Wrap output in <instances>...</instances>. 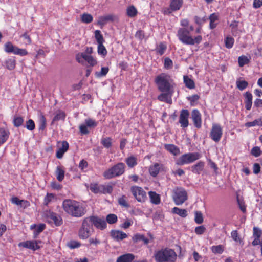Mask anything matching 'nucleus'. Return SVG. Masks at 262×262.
<instances>
[{
    "mask_svg": "<svg viewBox=\"0 0 262 262\" xmlns=\"http://www.w3.org/2000/svg\"><path fill=\"white\" fill-rule=\"evenodd\" d=\"M62 208L66 213L73 217H80L86 213L85 208L80 202L74 200H63Z\"/></svg>",
    "mask_w": 262,
    "mask_h": 262,
    "instance_id": "1",
    "label": "nucleus"
},
{
    "mask_svg": "<svg viewBox=\"0 0 262 262\" xmlns=\"http://www.w3.org/2000/svg\"><path fill=\"white\" fill-rule=\"evenodd\" d=\"M155 82L160 92L174 93L175 83L169 75L162 73L156 77Z\"/></svg>",
    "mask_w": 262,
    "mask_h": 262,
    "instance_id": "2",
    "label": "nucleus"
},
{
    "mask_svg": "<svg viewBox=\"0 0 262 262\" xmlns=\"http://www.w3.org/2000/svg\"><path fill=\"white\" fill-rule=\"evenodd\" d=\"M177 37L182 43L187 45H198L202 40L201 35H198L193 38L190 35V31L187 28H180L177 32Z\"/></svg>",
    "mask_w": 262,
    "mask_h": 262,
    "instance_id": "3",
    "label": "nucleus"
},
{
    "mask_svg": "<svg viewBox=\"0 0 262 262\" xmlns=\"http://www.w3.org/2000/svg\"><path fill=\"white\" fill-rule=\"evenodd\" d=\"M155 258L157 262H174L177 254L173 250L165 248L157 252Z\"/></svg>",
    "mask_w": 262,
    "mask_h": 262,
    "instance_id": "4",
    "label": "nucleus"
},
{
    "mask_svg": "<svg viewBox=\"0 0 262 262\" xmlns=\"http://www.w3.org/2000/svg\"><path fill=\"white\" fill-rule=\"evenodd\" d=\"M95 230L88 217L84 218L81 225L78 230V235L80 239H88L94 232Z\"/></svg>",
    "mask_w": 262,
    "mask_h": 262,
    "instance_id": "5",
    "label": "nucleus"
},
{
    "mask_svg": "<svg viewBox=\"0 0 262 262\" xmlns=\"http://www.w3.org/2000/svg\"><path fill=\"white\" fill-rule=\"evenodd\" d=\"M125 171V165L123 163H118L103 172V176L106 179L122 175Z\"/></svg>",
    "mask_w": 262,
    "mask_h": 262,
    "instance_id": "6",
    "label": "nucleus"
},
{
    "mask_svg": "<svg viewBox=\"0 0 262 262\" xmlns=\"http://www.w3.org/2000/svg\"><path fill=\"white\" fill-rule=\"evenodd\" d=\"M42 216L46 220L47 223H53L56 226H60L63 224L62 217L50 209L44 210L42 212Z\"/></svg>",
    "mask_w": 262,
    "mask_h": 262,
    "instance_id": "7",
    "label": "nucleus"
},
{
    "mask_svg": "<svg viewBox=\"0 0 262 262\" xmlns=\"http://www.w3.org/2000/svg\"><path fill=\"white\" fill-rule=\"evenodd\" d=\"M201 157V154L197 152L185 154L177 160L176 164L177 165H184L191 163L199 159Z\"/></svg>",
    "mask_w": 262,
    "mask_h": 262,
    "instance_id": "8",
    "label": "nucleus"
},
{
    "mask_svg": "<svg viewBox=\"0 0 262 262\" xmlns=\"http://www.w3.org/2000/svg\"><path fill=\"white\" fill-rule=\"evenodd\" d=\"M173 200L177 205H181L188 199V194L183 187H177L173 190Z\"/></svg>",
    "mask_w": 262,
    "mask_h": 262,
    "instance_id": "9",
    "label": "nucleus"
},
{
    "mask_svg": "<svg viewBox=\"0 0 262 262\" xmlns=\"http://www.w3.org/2000/svg\"><path fill=\"white\" fill-rule=\"evenodd\" d=\"M4 51L7 53H13L24 56L28 55V52L25 49H20L18 47L13 45L10 41L6 42L4 45Z\"/></svg>",
    "mask_w": 262,
    "mask_h": 262,
    "instance_id": "10",
    "label": "nucleus"
},
{
    "mask_svg": "<svg viewBox=\"0 0 262 262\" xmlns=\"http://www.w3.org/2000/svg\"><path fill=\"white\" fill-rule=\"evenodd\" d=\"M183 5V0H170L169 7L165 8L163 13L165 15H169L172 12H176L181 9Z\"/></svg>",
    "mask_w": 262,
    "mask_h": 262,
    "instance_id": "11",
    "label": "nucleus"
},
{
    "mask_svg": "<svg viewBox=\"0 0 262 262\" xmlns=\"http://www.w3.org/2000/svg\"><path fill=\"white\" fill-rule=\"evenodd\" d=\"M92 225L97 229L103 230L106 228L107 224L104 218H101L96 215L88 216Z\"/></svg>",
    "mask_w": 262,
    "mask_h": 262,
    "instance_id": "12",
    "label": "nucleus"
},
{
    "mask_svg": "<svg viewBox=\"0 0 262 262\" xmlns=\"http://www.w3.org/2000/svg\"><path fill=\"white\" fill-rule=\"evenodd\" d=\"M223 135V129L221 126L219 124H213L212 125L210 133V137L215 142H219Z\"/></svg>",
    "mask_w": 262,
    "mask_h": 262,
    "instance_id": "13",
    "label": "nucleus"
},
{
    "mask_svg": "<svg viewBox=\"0 0 262 262\" xmlns=\"http://www.w3.org/2000/svg\"><path fill=\"white\" fill-rule=\"evenodd\" d=\"M84 59L91 67H94L97 64V60L92 55H86V53H78L76 55V61L81 64H83Z\"/></svg>",
    "mask_w": 262,
    "mask_h": 262,
    "instance_id": "14",
    "label": "nucleus"
},
{
    "mask_svg": "<svg viewBox=\"0 0 262 262\" xmlns=\"http://www.w3.org/2000/svg\"><path fill=\"white\" fill-rule=\"evenodd\" d=\"M41 243V241L40 240L26 241L19 243L18 246L19 247H23L35 251L40 248L39 244Z\"/></svg>",
    "mask_w": 262,
    "mask_h": 262,
    "instance_id": "15",
    "label": "nucleus"
},
{
    "mask_svg": "<svg viewBox=\"0 0 262 262\" xmlns=\"http://www.w3.org/2000/svg\"><path fill=\"white\" fill-rule=\"evenodd\" d=\"M189 115V112L188 110L182 109L181 110L179 123L182 128H185L188 126Z\"/></svg>",
    "mask_w": 262,
    "mask_h": 262,
    "instance_id": "16",
    "label": "nucleus"
},
{
    "mask_svg": "<svg viewBox=\"0 0 262 262\" xmlns=\"http://www.w3.org/2000/svg\"><path fill=\"white\" fill-rule=\"evenodd\" d=\"M131 191L138 202H144L146 198V192L141 187L138 186H133L131 188Z\"/></svg>",
    "mask_w": 262,
    "mask_h": 262,
    "instance_id": "17",
    "label": "nucleus"
},
{
    "mask_svg": "<svg viewBox=\"0 0 262 262\" xmlns=\"http://www.w3.org/2000/svg\"><path fill=\"white\" fill-rule=\"evenodd\" d=\"M191 118L195 127L198 129L202 127V115L198 109H193L191 113Z\"/></svg>",
    "mask_w": 262,
    "mask_h": 262,
    "instance_id": "18",
    "label": "nucleus"
},
{
    "mask_svg": "<svg viewBox=\"0 0 262 262\" xmlns=\"http://www.w3.org/2000/svg\"><path fill=\"white\" fill-rule=\"evenodd\" d=\"M253 236L254 239L252 242V245L255 246L260 244L262 242V231L256 227L253 228Z\"/></svg>",
    "mask_w": 262,
    "mask_h": 262,
    "instance_id": "19",
    "label": "nucleus"
},
{
    "mask_svg": "<svg viewBox=\"0 0 262 262\" xmlns=\"http://www.w3.org/2000/svg\"><path fill=\"white\" fill-rule=\"evenodd\" d=\"M115 18V16L113 14H108L105 16H99L98 18L97 25L102 28L108 21H114Z\"/></svg>",
    "mask_w": 262,
    "mask_h": 262,
    "instance_id": "20",
    "label": "nucleus"
},
{
    "mask_svg": "<svg viewBox=\"0 0 262 262\" xmlns=\"http://www.w3.org/2000/svg\"><path fill=\"white\" fill-rule=\"evenodd\" d=\"M245 107L246 110L249 111L251 109L252 105L253 96L249 92H246L244 94Z\"/></svg>",
    "mask_w": 262,
    "mask_h": 262,
    "instance_id": "21",
    "label": "nucleus"
},
{
    "mask_svg": "<svg viewBox=\"0 0 262 262\" xmlns=\"http://www.w3.org/2000/svg\"><path fill=\"white\" fill-rule=\"evenodd\" d=\"M69 143L66 141H63L61 144V147H59L56 153V156L58 159H61L63 156V154L69 149Z\"/></svg>",
    "mask_w": 262,
    "mask_h": 262,
    "instance_id": "22",
    "label": "nucleus"
},
{
    "mask_svg": "<svg viewBox=\"0 0 262 262\" xmlns=\"http://www.w3.org/2000/svg\"><path fill=\"white\" fill-rule=\"evenodd\" d=\"M173 93L170 92H162L158 96V99L162 102H165L169 104L172 103L171 97Z\"/></svg>",
    "mask_w": 262,
    "mask_h": 262,
    "instance_id": "23",
    "label": "nucleus"
},
{
    "mask_svg": "<svg viewBox=\"0 0 262 262\" xmlns=\"http://www.w3.org/2000/svg\"><path fill=\"white\" fill-rule=\"evenodd\" d=\"M10 135V133L8 129L0 128V146L8 140Z\"/></svg>",
    "mask_w": 262,
    "mask_h": 262,
    "instance_id": "24",
    "label": "nucleus"
},
{
    "mask_svg": "<svg viewBox=\"0 0 262 262\" xmlns=\"http://www.w3.org/2000/svg\"><path fill=\"white\" fill-rule=\"evenodd\" d=\"M135 256L132 253H125L119 256L116 262H133Z\"/></svg>",
    "mask_w": 262,
    "mask_h": 262,
    "instance_id": "25",
    "label": "nucleus"
},
{
    "mask_svg": "<svg viewBox=\"0 0 262 262\" xmlns=\"http://www.w3.org/2000/svg\"><path fill=\"white\" fill-rule=\"evenodd\" d=\"M204 166L205 163L203 161H200L191 167V170L193 173L200 174L204 170Z\"/></svg>",
    "mask_w": 262,
    "mask_h": 262,
    "instance_id": "26",
    "label": "nucleus"
},
{
    "mask_svg": "<svg viewBox=\"0 0 262 262\" xmlns=\"http://www.w3.org/2000/svg\"><path fill=\"white\" fill-rule=\"evenodd\" d=\"M111 235L116 241H121L127 237L125 233L119 230H112Z\"/></svg>",
    "mask_w": 262,
    "mask_h": 262,
    "instance_id": "27",
    "label": "nucleus"
},
{
    "mask_svg": "<svg viewBox=\"0 0 262 262\" xmlns=\"http://www.w3.org/2000/svg\"><path fill=\"white\" fill-rule=\"evenodd\" d=\"M164 148L174 156H177L180 153L179 148L172 144H165Z\"/></svg>",
    "mask_w": 262,
    "mask_h": 262,
    "instance_id": "28",
    "label": "nucleus"
},
{
    "mask_svg": "<svg viewBox=\"0 0 262 262\" xmlns=\"http://www.w3.org/2000/svg\"><path fill=\"white\" fill-rule=\"evenodd\" d=\"M148 195L150 198V202L155 205H158L161 202L160 195L155 191H149Z\"/></svg>",
    "mask_w": 262,
    "mask_h": 262,
    "instance_id": "29",
    "label": "nucleus"
},
{
    "mask_svg": "<svg viewBox=\"0 0 262 262\" xmlns=\"http://www.w3.org/2000/svg\"><path fill=\"white\" fill-rule=\"evenodd\" d=\"M219 16L218 14L216 13H213L210 14L209 17L210 20L209 27L210 29H213L216 28L217 23H215V21L219 20Z\"/></svg>",
    "mask_w": 262,
    "mask_h": 262,
    "instance_id": "30",
    "label": "nucleus"
},
{
    "mask_svg": "<svg viewBox=\"0 0 262 262\" xmlns=\"http://www.w3.org/2000/svg\"><path fill=\"white\" fill-rule=\"evenodd\" d=\"M55 174L57 180L61 182L64 178L65 171L63 166H58L55 170Z\"/></svg>",
    "mask_w": 262,
    "mask_h": 262,
    "instance_id": "31",
    "label": "nucleus"
},
{
    "mask_svg": "<svg viewBox=\"0 0 262 262\" xmlns=\"http://www.w3.org/2000/svg\"><path fill=\"white\" fill-rule=\"evenodd\" d=\"M184 83L187 88L189 89H193L195 88V82L191 78H189L188 76L184 75L183 76Z\"/></svg>",
    "mask_w": 262,
    "mask_h": 262,
    "instance_id": "32",
    "label": "nucleus"
},
{
    "mask_svg": "<svg viewBox=\"0 0 262 262\" xmlns=\"http://www.w3.org/2000/svg\"><path fill=\"white\" fill-rule=\"evenodd\" d=\"M171 212L173 214H177L182 217H186L187 216V211L185 209H181L174 207L172 209Z\"/></svg>",
    "mask_w": 262,
    "mask_h": 262,
    "instance_id": "33",
    "label": "nucleus"
},
{
    "mask_svg": "<svg viewBox=\"0 0 262 262\" xmlns=\"http://www.w3.org/2000/svg\"><path fill=\"white\" fill-rule=\"evenodd\" d=\"M56 199L55 194L51 193H47L43 199V204L48 206L50 203L56 200Z\"/></svg>",
    "mask_w": 262,
    "mask_h": 262,
    "instance_id": "34",
    "label": "nucleus"
},
{
    "mask_svg": "<svg viewBox=\"0 0 262 262\" xmlns=\"http://www.w3.org/2000/svg\"><path fill=\"white\" fill-rule=\"evenodd\" d=\"M132 240L134 243L143 241L145 244H147V238L144 235L139 233L135 234L132 237Z\"/></svg>",
    "mask_w": 262,
    "mask_h": 262,
    "instance_id": "35",
    "label": "nucleus"
},
{
    "mask_svg": "<svg viewBox=\"0 0 262 262\" xmlns=\"http://www.w3.org/2000/svg\"><path fill=\"white\" fill-rule=\"evenodd\" d=\"M160 169V164L157 163L154 164V165L150 166L149 169L150 175L154 177H156L159 172Z\"/></svg>",
    "mask_w": 262,
    "mask_h": 262,
    "instance_id": "36",
    "label": "nucleus"
},
{
    "mask_svg": "<svg viewBox=\"0 0 262 262\" xmlns=\"http://www.w3.org/2000/svg\"><path fill=\"white\" fill-rule=\"evenodd\" d=\"M6 67L9 70H12L15 69L16 67V60L15 58H9L5 61Z\"/></svg>",
    "mask_w": 262,
    "mask_h": 262,
    "instance_id": "37",
    "label": "nucleus"
},
{
    "mask_svg": "<svg viewBox=\"0 0 262 262\" xmlns=\"http://www.w3.org/2000/svg\"><path fill=\"white\" fill-rule=\"evenodd\" d=\"M138 13V11L136 7L131 5L128 6L126 9V14L127 15L131 18L135 17Z\"/></svg>",
    "mask_w": 262,
    "mask_h": 262,
    "instance_id": "38",
    "label": "nucleus"
},
{
    "mask_svg": "<svg viewBox=\"0 0 262 262\" xmlns=\"http://www.w3.org/2000/svg\"><path fill=\"white\" fill-rule=\"evenodd\" d=\"M137 160L135 157L131 156L125 159V162L129 167L133 168L137 164Z\"/></svg>",
    "mask_w": 262,
    "mask_h": 262,
    "instance_id": "39",
    "label": "nucleus"
},
{
    "mask_svg": "<svg viewBox=\"0 0 262 262\" xmlns=\"http://www.w3.org/2000/svg\"><path fill=\"white\" fill-rule=\"evenodd\" d=\"M47 125V120L45 116L41 114L39 116V130H44L46 127Z\"/></svg>",
    "mask_w": 262,
    "mask_h": 262,
    "instance_id": "40",
    "label": "nucleus"
},
{
    "mask_svg": "<svg viewBox=\"0 0 262 262\" xmlns=\"http://www.w3.org/2000/svg\"><path fill=\"white\" fill-rule=\"evenodd\" d=\"M93 20V16L89 13H83L81 15V21L85 24H89Z\"/></svg>",
    "mask_w": 262,
    "mask_h": 262,
    "instance_id": "41",
    "label": "nucleus"
},
{
    "mask_svg": "<svg viewBox=\"0 0 262 262\" xmlns=\"http://www.w3.org/2000/svg\"><path fill=\"white\" fill-rule=\"evenodd\" d=\"M101 144L106 148H110L112 145V139L111 137L102 138Z\"/></svg>",
    "mask_w": 262,
    "mask_h": 262,
    "instance_id": "42",
    "label": "nucleus"
},
{
    "mask_svg": "<svg viewBox=\"0 0 262 262\" xmlns=\"http://www.w3.org/2000/svg\"><path fill=\"white\" fill-rule=\"evenodd\" d=\"M246 126L250 127L255 126L256 125L261 126H262V117L254 120L251 122H247L245 124Z\"/></svg>",
    "mask_w": 262,
    "mask_h": 262,
    "instance_id": "43",
    "label": "nucleus"
},
{
    "mask_svg": "<svg viewBox=\"0 0 262 262\" xmlns=\"http://www.w3.org/2000/svg\"><path fill=\"white\" fill-rule=\"evenodd\" d=\"M249 62L250 59L245 55L241 56L238 58V63L239 67H243Z\"/></svg>",
    "mask_w": 262,
    "mask_h": 262,
    "instance_id": "44",
    "label": "nucleus"
},
{
    "mask_svg": "<svg viewBox=\"0 0 262 262\" xmlns=\"http://www.w3.org/2000/svg\"><path fill=\"white\" fill-rule=\"evenodd\" d=\"M90 189L94 193H101V185L98 183H91L90 185Z\"/></svg>",
    "mask_w": 262,
    "mask_h": 262,
    "instance_id": "45",
    "label": "nucleus"
},
{
    "mask_svg": "<svg viewBox=\"0 0 262 262\" xmlns=\"http://www.w3.org/2000/svg\"><path fill=\"white\" fill-rule=\"evenodd\" d=\"M236 86L240 91H243L248 85V83L247 81L241 80L238 79L236 82Z\"/></svg>",
    "mask_w": 262,
    "mask_h": 262,
    "instance_id": "46",
    "label": "nucleus"
},
{
    "mask_svg": "<svg viewBox=\"0 0 262 262\" xmlns=\"http://www.w3.org/2000/svg\"><path fill=\"white\" fill-rule=\"evenodd\" d=\"M231 236L232 238L236 242L239 243L240 244L243 245L244 243L243 240L239 237L237 230H233L231 232Z\"/></svg>",
    "mask_w": 262,
    "mask_h": 262,
    "instance_id": "47",
    "label": "nucleus"
},
{
    "mask_svg": "<svg viewBox=\"0 0 262 262\" xmlns=\"http://www.w3.org/2000/svg\"><path fill=\"white\" fill-rule=\"evenodd\" d=\"M167 49V46L164 42H161L158 45V46L156 48V52L159 55H162L165 51H166Z\"/></svg>",
    "mask_w": 262,
    "mask_h": 262,
    "instance_id": "48",
    "label": "nucleus"
},
{
    "mask_svg": "<svg viewBox=\"0 0 262 262\" xmlns=\"http://www.w3.org/2000/svg\"><path fill=\"white\" fill-rule=\"evenodd\" d=\"M95 37L98 43V45L103 44L104 39L100 30H97L95 31Z\"/></svg>",
    "mask_w": 262,
    "mask_h": 262,
    "instance_id": "49",
    "label": "nucleus"
},
{
    "mask_svg": "<svg viewBox=\"0 0 262 262\" xmlns=\"http://www.w3.org/2000/svg\"><path fill=\"white\" fill-rule=\"evenodd\" d=\"M113 188L112 185H101V193L111 194L113 191Z\"/></svg>",
    "mask_w": 262,
    "mask_h": 262,
    "instance_id": "50",
    "label": "nucleus"
},
{
    "mask_svg": "<svg viewBox=\"0 0 262 262\" xmlns=\"http://www.w3.org/2000/svg\"><path fill=\"white\" fill-rule=\"evenodd\" d=\"M66 118V114L62 111H59L54 117L52 122H56L60 120H63Z\"/></svg>",
    "mask_w": 262,
    "mask_h": 262,
    "instance_id": "51",
    "label": "nucleus"
},
{
    "mask_svg": "<svg viewBox=\"0 0 262 262\" xmlns=\"http://www.w3.org/2000/svg\"><path fill=\"white\" fill-rule=\"evenodd\" d=\"M203 214L201 211H196L194 213V221L196 224H201L203 222Z\"/></svg>",
    "mask_w": 262,
    "mask_h": 262,
    "instance_id": "52",
    "label": "nucleus"
},
{
    "mask_svg": "<svg viewBox=\"0 0 262 262\" xmlns=\"http://www.w3.org/2000/svg\"><path fill=\"white\" fill-rule=\"evenodd\" d=\"M118 221L117 216L115 214H109L106 216V222L110 224H113L116 223Z\"/></svg>",
    "mask_w": 262,
    "mask_h": 262,
    "instance_id": "53",
    "label": "nucleus"
},
{
    "mask_svg": "<svg viewBox=\"0 0 262 262\" xmlns=\"http://www.w3.org/2000/svg\"><path fill=\"white\" fill-rule=\"evenodd\" d=\"M207 18L205 15L202 17L198 16H195L194 17V22L196 24L199 26H202V25L206 21Z\"/></svg>",
    "mask_w": 262,
    "mask_h": 262,
    "instance_id": "54",
    "label": "nucleus"
},
{
    "mask_svg": "<svg viewBox=\"0 0 262 262\" xmlns=\"http://www.w3.org/2000/svg\"><path fill=\"white\" fill-rule=\"evenodd\" d=\"M234 43V39L233 37L227 36L225 39V47L228 49L232 48Z\"/></svg>",
    "mask_w": 262,
    "mask_h": 262,
    "instance_id": "55",
    "label": "nucleus"
},
{
    "mask_svg": "<svg viewBox=\"0 0 262 262\" xmlns=\"http://www.w3.org/2000/svg\"><path fill=\"white\" fill-rule=\"evenodd\" d=\"M211 251L215 254H222L224 251V247L221 245L213 246L211 248Z\"/></svg>",
    "mask_w": 262,
    "mask_h": 262,
    "instance_id": "56",
    "label": "nucleus"
},
{
    "mask_svg": "<svg viewBox=\"0 0 262 262\" xmlns=\"http://www.w3.org/2000/svg\"><path fill=\"white\" fill-rule=\"evenodd\" d=\"M126 196L124 195L118 199V203L120 205L125 208L129 207V204L127 202Z\"/></svg>",
    "mask_w": 262,
    "mask_h": 262,
    "instance_id": "57",
    "label": "nucleus"
},
{
    "mask_svg": "<svg viewBox=\"0 0 262 262\" xmlns=\"http://www.w3.org/2000/svg\"><path fill=\"white\" fill-rule=\"evenodd\" d=\"M97 52L98 54L105 57L107 53V51L103 44L98 45Z\"/></svg>",
    "mask_w": 262,
    "mask_h": 262,
    "instance_id": "58",
    "label": "nucleus"
},
{
    "mask_svg": "<svg viewBox=\"0 0 262 262\" xmlns=\"http://www.w3.org/2000/svg\"><path fill=\"white\" fill-rule=\"evenodd\" d=\"M85 124L90 128H95L97 126L98 123L92 119L88 118L85 120Z\"/></svg>",
    "mask_w": 262,
    "mask_h": 262,
    "instance_id": "59",
    "label": "nucleus"
},
{
    "mask_svg": "<svg viewBox=\"0 0 262 262\" xmlns=\"http://www.w3.org/2000/svg\"><path fill=\"white\" fill-rule=\"evenodd\" d=\"M109 69L108 67H102L100 72H96L95 75L97 77L105 76L108 72Z\"/></svg>",
    "mask_w": 262,
    "mask_h": 262,
    "instance_id": "60",
    "label": "nucleus"
},
{
    "mask_svg": "<svg viewBox=\"0 0 262 262\" xmlns=\"http://www.w3.org/2000/svg\"><path fill=\"white\" fill-rule=\"evenodd\" d=\"M24 122V119L21 117H15L13 119V123L14 126L18 127L20 126Z\"/></svg>",
    "mask_w": 262,
    "mask_h": 262,
    "instance_id": "61",
    "label": "nucleus"
},
{
    "mask_svg": "<svg viewBox=\"0 0 262 262\" xmlns=\"http://www.w3.org/2000/svg\"><path fill=\"white\" fill-rule=\"evenodd\" d=\"M26 128L30 131L33 130L35 128V124L32 119H29L26 123Z\"/></svg>",
    "mask_w": 262,
    "mask_h": 262,
    "instance_id": "62",
    "label": "nucleus"
},
{
    "mask_svg": "<svg viewBox=\"0 0 262 262\" xmlns=\"http://www.w3.org/2000/svg\"><path fill=\"white\" fill-rule=\"evenodd\" d=\"M46 228V225L43 223L39 224L38 226H37L36 229L34 232L35 236V237H36V235H38L39 233L42 232Z\"/></svg>",
    "mask_w": 262,
    "mask_h": 262,
    "instance_id": "63",
    "label": "nucleus"
},
{
    "mask_svg": "<svg viewBox=\"0 0 262 262\" xmlns=\"http://www.w3.org/2000/svg\"><path fill=\"white\" fill-rule=\"evenodd\" d=\"M200 96L197 94L193 95L187 97V99L190 101L191 106L194 105V103L200 99Z\"/></svg>",
    "mask_w": 262,
    "mask_h": 262,
    "instance_id": "64",
    "label": "nucleus"
}]
</instances>
